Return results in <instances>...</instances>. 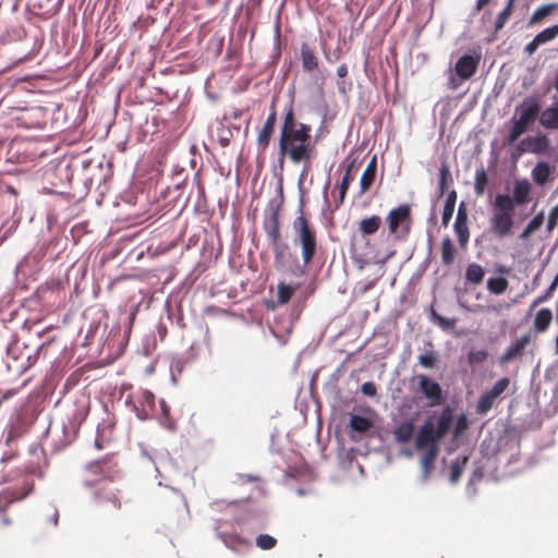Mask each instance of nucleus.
Here are the masks:
<instances>
[{"instance_id":"1","label":"nucleus","mask_w":558,"mask_h":558,"mask_svg":"<svg viewBox=\"0 0 558 558\" xmlns=\"http://www.w3.org/2000/svg\"><path fill=\"white\" fill-rule=\"evenodd\" d=\"M311 132L312 128H307L279 136L278 166L275 168V175L279 177V182H282L286 158L296 165L301 160L316 157L315 142L312 141Z\"/></svg>"},{"instance_id":"2","label":"nucleus","mask_w":558,"mask_h":558,"mask_svg":"<svg viewBox=\"0 0 558 558\" xmlns=\"http://www.w3.org/2000/svg\"><path fill=\"white\" fill-rule=\"evenodd\" d=\"M283 187L282 182H279L277 187V196L269 199L265 210L263 229L267 235L268 242L271 246L280 243V210L283 205Z\"/></svg>"},{"instance_id":"3","label":"nucleus","mask_w":558,"mask_h":558,"mask_svg":"<svg viewBox=\"0 0 558 558\" xmlns=\"http://www.w3.org/2000/svg\"><path fill=\"white\" fill-rule=\"evenodd\" d=\"M292 229L295 234L294 241L301 247L302 259L305 260V264H310L318 247L316 230L306 217H296L292 222Z\"/></svg>"},{"instance_id":"4","label":"nucleus","mask_w":558,"mask_h":558,"mask_svg":"<svg viewBox=\"0 0 558 558\" xmlns=\"http://www.w3.org/2000/svg\"><path fill=\"white\" fill-rule=\"evenodd\" d=\"M274 253V265L278 271L300 278L307 271L308 264L305 260L300 262L298 255L293 253L289 245L279 243L271 246Z\"/></svg>"},{"instance_id":"5","label":"nucleus","mask_w":558,"mask_h":558,"mask_svg":"<svg viewBox=\"0 0 558 558\" xmlns=\"http://www.w3.org/2000/svg\"><path fill=\"white\" fill-rule=\"evenodd\" d=\"M387 222L390 234L393 235L395 241H404L412 226L411 207L409 204H401L392 208L388 216Z\"/></svg>"},{"instance_id":"6","label":"nucleus","mask_w":558,"mask_h":558,"mask_svg":"<svg viewBox=\"0 0 558 558\" xmlns=\"http://www.w3.org/2000/svg\"><path fill=\"white\" fill-rule=\"evenodd\" d=\"M232 521L226 519H215L213 530L226 547L233 551L240 550V548L248 546L250 542L242 537L240 534L231 531Z\"/></svg>"},{"instance_id":"7","label":"nucleus","mask_w":558,"mask_h":558,"mask_svg":"<svg viewBox=\"0 0 558 558\" xmlns=\"http://www.w3.org/2000/svg\"><path fill=\"white\" fill-rule=\"evenodd\" d=\"M510 379L508 377L499 378L493 387L485 391L478 399L476 404V413L485 415L494 407L495 402L499 400L502 393L509 388Z\"/></svg>"},{"instance_id":"8","label":"nucleus","mask_w":558,"mask_h":558,"mask_svg":"<svg viewBox=\"0 0 558 558\" xmlns=\"http://www.w3.org/2000/svg\"><path fill=\"white\" fill-rule=\"evenodd\" d=\"M520 456L519 435L514 428L509 429V435H505L497 442V458L506 460L509 464L518 461Z\"/></svg>"},{"instance_id":"9","label":"nucleus","mask_w":558,"mask_h":558,"mask_svg":"<svg viewBox=\"0 0 558 558\" xmlns=\"http://www.w3.org/2000/svg\"><path fill=\"white\" fill-rule=\"evenodd\" d=\"M542 104L541 100L535 96H526L522 102L514 109L517 120L527 128H531L541 113Z\"/></svg>"},{"instance_id":"10","label":"nucleus","mask_w":558,"mask_h":558,"mask_svg":"<svg viewBox=\"0 0 558 558\" xmlns=\"http://www.w3.org/2000/svg\"><path fill=\"white\" fill-rule=\"evenodd\" d=\"M440 439L434 434L432 418H427L420 427L415 437V448L422 452L434 451V454L439 453Z\"/></svg>"},{"instance_id":"11","label":"nucleus","mask_w":558,"mask_h":558,"mask_svg":"<svg viewBox=\"0 0 558 558\" xmlns=\"http://www.w3.org/2000/svg\"><path fill=\"white\" fill-rule=\"evenodd\" d=\"M416 378L418 380V389L428 400V405H439L444 401V391L439 383L423 374L417 375Z\"/></svg>"},{"instance_id":"12","label":"nucleus","mask_w":558,"mask_h":558,"mask_svg":"<svg viewBox=\"0 0 558 558\" xmlns=\"http://www.w3.org/2000/svg\"><path fill=\"white\" fill-rule=\"evenodd\" d=\"M437 457L438 454H434V451L421 453L420 473L416 478L417 486L425 487L429 484L436 471Z\"/></svg>"},{"instance_id":"13","label":"nucleus","mask_w":558,"mask_h":558,"mask_svg":"<svg viewBox=\"0 0 558 558\" xmlns=\"http://www.w3.org/2000/svg\"><path fill=\"white\" fill-rule=\"evenodd\" d=\"M34 489L33 483H25L21 487L8 488L0 493V512L3 513L14 502L26 498Z\"/></svg>"},{"instance_id":"14","label":"nucleus","mask_w":558,"mask_h":558,"mask_svg":"<svg viewBox=\"0 0 558 558\" xmlns=\"http://www.w3.org/2000/svg\"><path fill=\"white\" fill-rule=\"evenodd\" d=\"M277 123V112L275 108V101L271 102L270 112L266 118L263 128L260 129L256 144L260 150H265L271 140Z\"/></svg>"},{"instance_id":"15","label":"nucleus","mask_w":558,"mask_h":558,"mask_svg":"<svg viewBox=\"0 0 558 558\" xmlns=\"http://www.w3.org/2000/svg\"><path fill=\"white\" fill-rule=\"evenodd\" d=\"M480 56L462 54L456 62L454 72L462 80H470L477 70Z\"/></svg>"},{"instance_id":"16","label":"nucleus","mask_w":558,"mask_h":558,"mask_svg":"<svg viewBox=\"0 0 558 558\" xmlns=\"http://www.w3.org/2000/svg\"><path fill=\"white\" fill-rule=\"evenodd\" d=\"M454 412L449 405L445 407L436 421L432 420L434 434L441 440L452 428Z\"/></svg>"},{"instance_id":"17","label":"nucleus","mask_w":558,"mask_h":558,"mask_svg":"<svg viewBox=\"0 0 558 558\" xmlns=\"http://www.w3.org/2000/svg\"><path fill=\"white\" fill-rule=\"evenodd\" d=\"M514 217L494 214L490 218V230L499 239L508 236L512 232Z\"/></svg>"},{"instance_id":"18","label":"nucleus","mask_w":558,"mask_h":558,"mask_svg":"<svg viewBox=\"0 0 558 558\" xmlns=\"http://www.w3.org/2000/svg\"><path fill=\"white\" fill-rule=\"evenodd\" d=\"M530 341H531V336L529 333L517 339L514 342H512L506 349L504 354L499 357V363L507 364V363L520 357L523 354L525 347L530 343Z\"/></svg>"},{"instance_id":"19","label":"nucleus","mask_w":558,"mask_h":558,"mask_svg":"<svg viewBox=\"0 0 558 558\" xmlns=\"http://www.w3.org/2000/svg\"><path fill=\"white\" fill-rule=\"evenodd\" d=\"M515 206H519L509 194L498 193L495 196L494 208L495 214L504 215V216H512L514 217Z\"/></svg>"},{"instance_id":"20","label":"nucleus","mask_w":558,"mask_h":558,"mask_svg":"<svg viewBox=\"0 0 558 558\" xmlns=\"http://www.w3.org/2000/svg\"><path fill=\"white\" fill-rule=\"evenodd\" d=\"M526 142L530 145V153L535 155L547 154L550 148V140L544 133H538L534 136H526Z\"/></svg>"},{"instance_id":"21","label":"nucleus","mask_w":558,"mask_h":558,"mask_svg":"<svg viewBox=\"0 0 558 558\" xmlns=\"http://www.w3.org/2000/svg\"><path fill=\"white\" fill-rule=\"evenodd\" d=\"M531 183L527 179L518 180L513 187V193L510 197L519 206L524 205L529 202L530 193H531Z\"/></svg>"},{"instance_id":"22","label":"nucleus","mask_w":558,"mask_h":558,"mask_svg":"<svg viewBox=\"0 0 558 558\" xmlns=\"http://www.w3.org/2000/svg\"><path fill=\"white\" fill-rule=\"evenodd\" d=\"M307 128H311V125L299 122L294 116L293 109L289 108L280 128V135H286L290 132L301 131Z\"/></svg>"},{"instance_id":"23","label":"nucleus","mask_w":558,"mask_h":558,"mask_svg":"<svg viewBox=\"0 0 558 558\" xmlns=\"http://www.w3.org/2000/svg\"><path fill=\"white\" fill-rule=\"evenodd\" d=\"M376 169H377V159H376V156H373V158L368 162L366 169L364 170V172L362 173L361 179H360V193L361 194L367 192L371 189V186L375 180Z\"/></svg>"},{"instance_id":"24","label":"nucleus","mask_w":558,"mask_h":558,"mask_svg":"<svg viewBox=\"0 0 558 558\" xmlns=\"http://www.w3.org/2000/svg\"><path fill=\"white\" fill-rule=\"evenodd\" d=\"M538 122L545 130H558V111L550 106L544 110L541 109Z\"/></svg>"},{"instance_id":"25","label":"nucleus","mask_w":558,"mask_h":558,"mask_svg":"<svg viewBox=\"0 0 558 558\" xmlns=\"http://www.w3.org/2000/svg\"><path fill=\"white\" fill-rule=\"evenodd\" d=\"M349 427L352 433L357 434L359 436L366 434L373 427V422L360 414H351Z\"/></svg>"},{"instance_id":"26","label":"nucleus","mask_w":558,"mask_h":558,"mask_svg":"<svg viewBox=\"0 0 558 558\" xmlns=\"http://www.w3.org/2000/svg\"><path fill=\"white\" fill-rule=\"evenodd\" d=\"M551 167L546 161H538L532 170L533 181L542 186L550 180Z\"/></svg>"},{"instance_id":"27","label":"nucleus","mask_w":558,"mask_h":558,"mask_svg":"<svg viewBox=\"0 0 558 558\" xmlns=\"http://www.w3.org/2000/svg\"><path fill=\"white\" fill-rule=\"evenodd\" d=\"M414 434V423L412 420H408L399 424L395 430V439L398 444H407L411 440Z\"/></svg>"},{"instance_id":"28","label":"nucleus","mask_w":558,"mask_h":558,"mask_svg":"<svg viewBox=\"0 0 558 558\" xmlns=\"http://www.w3.org/2000/svg\"><path fill=\"white\" fill-rule=\"evenodd\" d=\"M301 61L305 72H312L318 68V59L306 43L301 46Z\"/></svg>"},{"instance_id":"29","label":"nucleus","mask_w":558,"mask_h":558,"mask_svg":"<svg viewBox=\"0 0 558 558\" xmlns=\"http://www.w3.org/2000/svg\"><path fill=\"white\" fill-rule=\"evenodd\" d=\"M27 432V426L16 418L15 422L9 424L5 429V445L10 446L16 439L22 437Z\"/></svg>"},{"instance_id":"30","label":"nucleus","mask_w":558,"mask_h":558,"mask_svg":"<svg viewBox=\"0 0 558 558\" xmlns=\"http://www.w3.org/2000/svg\"><path fill=\"white\" fill-rule=\"evenodd\" d=\"M485 277V269L477 263L473 262L466 266L464 278L465 281L473 284H480Z\"/></svg>"},{"instance_id":"31","label":"nucleus","mask_w":558,"mask_h":558,"mask_svg":"<svg viewBox=\"0 0 558 558\" xmlns=\"http://www.w3.org/2000/svg\"><path fill=\"white\" fill-rule=\"evenodd\" d=\"M551 320L553 312L547 307L541 308L534 317V329L537 332H545L548 329Z\"/></svg>"},{"instance_id":"32","label":"nucleus","mask_w":558,"mask_h":558,"mask_svg":"<svg viewBox=\"0 0 558 558\" xmlns=\"http://www.w3.org/2000/svg\"><path fill=\"white\" fill-rule=\"evenodd\" d=\"M468 456L458 457L454 460L451 461L450 464V472H449V482L454 485L459 482L462 472L465 468V464L468 462Z\"/></svg>"},{"instance_id":"33","label":"nucleus","mask_w":558,"mask_h":558,"mask_svg":"<svg viewBox=\"0 0 558 558\" xmlns=\"http://www.w3.org/2000/svg\"><path fill=\"white\" fill-rule=\"evenodd\" d=\"M381 225V218L373 215L368 218L362 219L359 229L363 235H372L376 233Z\"/></svg>"},{"instance_id":"34","label":"nucleus","mask_w":558,"mask_h":558,"mask_svg":"<svg viewBox=\"0 0 558 558\" xmlns=\"http://www.w3.org/2000/svg\"><path fill=\"white\" fill-rule=\"evenodd\" d=\"M545 220L544 213L536 214L520 233L521 240H527L534 232L541 229Z\"/></svg>"},{"instance_id":"35","label":"nucleus","mask_w":558,"mask_h":558,"mask_svg":"<svg viewBox=\"0 0 558 558\" xmlns=\"http://www.w3.org/2000/svg\"><path fill=\"white\" fill-rule=\"evenodd\" d=\"M456 258V247L449 236L442 239L441 242V262L446 266L453 264Z\"/></svg>"},{"instance_id":"36","label":"nucleus","mask_w":558,"mask_h":558,"mask_svg":"<svg viewBox=\"0 0 558 558\" xmlns=\"http://www.w3.org/2000/svg\"><path fill=\"white\" fill-rule=\"evenodd\" d=\"M558 9V3H548L537 8L529 20V25L539 24L545 17H547L554 10Z\"/></svg>"},{"instance_id":"37","label":"nucleus","mask_w":558,"mask_h":558,"mask_svg":"<svg viewBox=\"0 0 558 558\" xmlns=\"http://www.w3.org/2000/svg\"><path fill=\"white\" fill-rule=\"evenodd\" d=\"M353 167H354V162H351L348 166V168L342 177V180H341V183L339 186V197H338V201L336 204L337 207H339L343 203L345 194L349 190V186H350L351 182L353 181V174L351 173Z\"/></svg>"},{"instance_id":"38","label":"nucleus","mask_w":558,"mask_h":558,"mask_svg":"<svg viewBox=\"0 0 558 558\" xmlns=\"http://www.w3.org/2000/svg\"><path fill=\"white\" fill-rule=\"evenodd\" d=\"M486 286L492 294L499 295L507 290L509 282L506 277L498 276L488 278Z\"/></svg>"},{"instance_id":"39","label":"nucleus","mask_w":558,"mask_h":558,"mask_svg":"<svg viewBox=\"0 0 558 558\" xmlns=\"http://www.w3.org/2000/svg\"><path fill=\"white\" fill-rule=\"evenodd\" d=\"M452 182V175L449 169V166L444 162L439 168V182H438V191L440 196L445 195L448 192L449 184Z\"/></svg>"},{"instance_id":"40","label":"nucleus","mask_w":558,"mask_h":558,"mask_svg":"<svg viewBox=\"0 0 558 558\" xmlns=\"http://www.w3.org/2000/svg\"><path fill=\"white\" fill-rule=\"evenodd\" d=\"M430 319L432 322L437 325L441 330L444 331H450L453 329L456 325V318H447L438 314L435 308L432 306L430 311Z\"/></svg>"},{"instance_id":"41","label":"nucleus","mask_w":558,"mask_h":558,"mask_svg":"<svg viewBox=\"0 0 558 558\" xmlns=\"http://www.w3.org/2000/svg\"><path fill=\"white\" fill-rule=\"evenodd\" d=\"M141 454L142 457L147 458L150 462L154 463L155 470L159 473V466L163 464L166 461H170L168 452L159 453L158 456H153L144 445L140 444Z\"/></svg>"},{"instance_id":"42","label":"nucleus","mask_w":558,"mask_h":558,"mask_svg":"<svg viewBox=\"0 0 558 558\" xmlns=\"http://www.w3.org/2000/svg\"><path fill=\"white\" fill-rule=\"evenodd\" d=\"M515 0H508L505 8L499 12L495 21V32L501 31L511 15L513 3Z\"/></svg>"},{"instance_id":"43","label":"nucleus","mask_w":558,"mask_h":558,"mask_svg":"<svg viewBox=\"0 0 558 558\" xmlns=\"http://www.w3.org/2000/svg\"><path fill=\"white\" fill-rule=\"evenodd\" d=\"M557 287H558V270H557V274L555 275L553 281L550 282L549 287L545 288V292L532 302L530 310L531 311L534 310L537 305H539V304L546 302L548 299H550Z\"/></svg>"},{"instance_id":"44","label":"nucleus","mask_w":558,"mask_h":558,"mask_svg":"<svg viewBox=\"0 0 558 558\" xmlns=\"http://www.w3.org/2000/svg\"><path fill=\"white\" fill-rule=\"evenodd\" d=\"M295 288L292 284L280 282L277 291L278 303L287 304L291 300Z\"/></svg>"},{"instance_id":"45","label":"nucleus","mask_w":558,"mask_h":558,"mask_svg":"<svg viewBox=\"0 0 558 558\" xmlns=\"http://www.w3.org/2000/svg\"><path fill=\"white\" fill-rule=\"evenodd\" d=\"M488 184V177L486 170L482 167L476 170L474 191L476 195H483Z\"/></svg>"},{"instance_id":"46","label":"nucleus","mask_w":558,"mask_h":558,"mask_svg":"<svg viewBox=\"0 0 558 558\" xmlns=\"http://www.w3.org/2000/svg\"><path fill=\"white\" fill-rule=\"evenodd\" d=\"M469 428V420L465 414H460L457 420H454L452 430V438L457 440L466 429Z\"/></svg>"},{"instance_id":"47","label":"nucleus","mask_w":558,"mask_h":558,"mask_svg":"<svg viewBox=\"0 0 558 558\" xmlns=\"http://www.w3.org/2000/svg\"><path fill=\"white\" fill-rule=\"evenodd\" d=\"M453 230L457 234L461 248H465L470 240V231L468 225L453 223Z\"/></svg>"},{"instance_id":"48","label":"nucleus","mask_w":558,"mask_h":558,"mask_svg":"<svg viewBox=\"0 0 558 558\" xmlns=\"http://www.w3.org/2000/svg\"><path fill=\"white\" fill-rule=\"evenodd\" d=\"M161 420L160 423L169 430L175 429V424L170 417V408L165 400H160Z\"/></svg>"},{"instance_id":"49","label":"nucleus","mask_w":558,"mask_h":558,"mask_svg":"<svg viewBox=\"0 0 558 558\" xmlns=\"http://www.w3.org/2000/svg\"><path fill=\"white\" fill-rule=\"evenodd\" d=\"M558 36V24H555L550 27H547L539 32L535 37L541 45H545L551 40H554Z\"/></svg>"},{"instance_id":"50","label":"nucleus","mask_w":558,"mask_h":558,"mask_svg":"<svg viewBox=\"0 0 558 558\" xmlns=\"http://www.w3.org/2000/svg\"><path fill=\"white\" fill-rule=\"evenodd\" d=\"M525 153H530V145L529 142H526V137L521 140L510 151V160L515 163Z\"/></svg>"},{"instance_id":"51","label":"nucleus","mask_w":558,"mask_h":558,"mask_svg":"<svg viewBox=\"0 0 558 558\" xmlns=\"http://www.w3.org/2000/svg\"><path fill=\"white\" fill-rule=\"evenodd\" d=\"M277 544V539L269 534H259L256 537V546L263 550L272 549Z\"/></svg>"},{"instance_id":"52","label":"nucleus","mask_w":558,"mask_h":558,"mask_svg":"<svg viewBox=\"0 0 558 558\" xmlns=\"http://www.w3.org/2000/svg\"><path fill=\"white\" fill-rule=\"evenodd\" d=\"M487 351L472 349L468 353V362L470 365H478L482 364L487 359Z\"/></svg>"},{"instance_id":"53","label":"nucleus","mask_w":558,"mask_h":558,"mask_svg":"<svg viewBox=\"0 0 558 558\" xmlns=\"http://www.w3.org/2000/svg\"><path fill=\"white\" fill-rule=\"evenodd\" d=\"M29 260H31V256L29 255H25L15 266V269H14V274H15V277L16 279L19 280V276H23V277H26L29 272H31V267H29Z\"/></svg>"},{"instance_id":"54","label":"nucleus","mask_w":558,"mask_h":558,"mask_svg":"<svg viewBox=\"0 0 558 558\" xmlns=\"http://www.w3.org/2000/svg\"><path fill=\"white\" fill-rule=\"evenodd\" d=\"M437 362V354L434 351L426 352L418 356V363L425 368H434Z\"/></svg>"},{"instance_id":"55","label":"nucleus","mask_w":558,"mask_h":558,"mask_svg":"<svg viewBox=\"0 0 558 558\" xmlns=\"http://www.w3.org/2000/svg\"><path fill=\"white\" fill-rule=\"evenodd\" d=\"M468 210L464 202H461L458 206V213L454 220V223L459 225H468Z\"/></svg>"},{"instance_id":"56","label":"nucleus","mask_w":558,"mask_h":558,"mask_svg":"<svg viewBox=\"0 0 558 558\" xmlns=\"http://www.w3.org/2000/svg\"><path fill=\"white\" fill-rule=\"evenodd\" d=\"M361 392L369 398H373L377 395V387L373 381H365L361 386Z\"/></svg>"},{"instance_id":"57","label":"nucleus","mask_w":558,"mask_h":558,"mask_svg":"<svg viewBox=\"0 0 558 558\" xmlns=\"http://www.w3.org/2000/svg\"><path fill=\"white\" fill-rule=\"evenodd\" d=\"M557 219H558V204L549 213L548 220H547L548 232H551L555 229V227L557 225Z\"/></svg>"},{"instance_id":"58","label":"nucleus","mask_w":558,"mask_h":558,"mask_svg":"<svg viewBox=\"0 0 558 558\" xmlns=\"http://www.w3.org/2000/svg\"><path fill=\"white\" fill-rule=\"evenodd\" d=\"M454 207L449 205H444L442 215H441V223L444 227H447L453 216Z\"/></svg>"},{"instance_id":"59","label":"nucleus","mask_w":558,"mask_h":558,"mask_svg":"<svg viewBox=\"0 0 558 558\" xmlns=\"http://www.w3.org/2000/svg\"><path fill=\"white\" fill-rule=\"evenodd\" d=\"M464 81L465 80H462L459 76H457L456 72L454 73L450 72L449 78H448V88L451 90H456L461 86L462 82H464Z\"/></svg>"},{"instance_id":"60","label":"nucleus","mask_w":558,"mask_h":558,"mask_svg":"<svg viewBox=\"0 0 558 558\" xmlns=\"http://www.w3.org/2000/svg\"><path fill=\"white\" fill-rule=\"evenodd\" d=\"M511 123H512L511 130L514 131L515 133H518L520 136L522 134H524L530 129L526 125H524L523 123L519 122L517 120L515 114H513V117L511 118Z\"/></svg>"},{"instance_id":"61","label":"nucleus","mask_w":558,"mask_h":558,"mask_svg":"<svg viewBox=\"0 0 558 558\" xmlns=\"http://www.w3.org/2000/svg\"><path fill=\"white\" fill-rule=\"evenodd\" d=\"M539 46H542L541 43L537 41L536 37H534L530 43L526 44L524 51L531 56L537 50Z\"/></svg>"},{"instance_id":"62","label":"nucleus","mask_w":558,"mask_h":558,"mask_svg":"<svg viewBox=\"0 0 558 558\" xmlns=\"http://www.w3.org/2000/svg\"><path fill=\"white\" fill-rule=\"evenodd\" d=\"M182 368H183V364L180 360H178L171 364V381L173 384L177 383V377H175L174 372H178V374H180L182 372Z\"/></svg>"},{"instance_id":"63","label":"nucleus","mask_w":558,"mask_h":558,"mask_svg":"<svg viewBox=\"0 0 558 558\" xmlns=\"http://www.w3.org/2000/svg\"><path fill=\"white\" fill-rule=\"evenodd\" d=\"M16 393H17V389H7V390H2V389L0 388V405L2 404V402H3V401L11 399V398H12V397H14Z\"/></svg>"},{"instance_id":"64","label":"nucleus","mask_w":558,"mask_h":558,"mask_svg":"<svg viewBox=\"0 0 558 558\" xmlns=\"http://www.w3.org/2000/svg\"><path fill=\"white\" fill-rule=\"evenodd\" d=\"M519 138H520V135L510 129L507 137L505 138V144L513 145Z\"/></svg>"}]
</instances>
